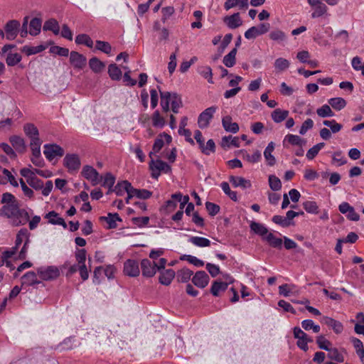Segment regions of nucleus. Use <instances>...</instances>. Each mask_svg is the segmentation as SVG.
<instances>
[{
    "instance_id": "1",
    "label": "nucleus",
    "mask_w": 364,
    "mask_h": 364,
    "mask_svg": "<svg viewBox=\"0 0 364 364\" xmlns=\"http://www.w3.org/2000/svg\"><path fill=\"white\" fill-rule=\"evenodd\" d=\"M23 130L31 140L30 146L31 150H33L36 154H38V146L41 145V141L38 136L39 132L37 127L33 124H26Z\"/></svg>"
},
{
    "instance_id": "2",
    "label": "nucleus",
    "mask_w": 364,
    "mask_h": 364,
    "mask_svg": "<svg viewBox=\"0 0 364 364\" xmlns=\"http://www.w3.org/2000/svg\"><path fill=\"white\" fill-rule=\"evenodd\" d=\"M149 168L151 170L152 178L156 179L159 178L161 171L168 173L171 171V166L160 159H151L149 163Z\"/></svg>"
},
{
    "instance_id": "3",
    "label": "nucleus",
    "mask_w": 364,
    "mask_h": 364,
    "mask_svg": "<svg viewBox=\"0 0 364 364\" xmlns=\"http://www.w3.org/2000/svg\"><path fill=\"white\" fill-rule=\"evenodd\" d=\"M293 332L294 338L297 339V346L304 351H307L309 349L308 343L312 342L313 340L299 327H294Z\"/></svg>"
},
{
    "instance_id": "4",
    "label": "nucleus",
    "mask_w": 364,
    "mask_h": 364,
    "mask_svg": "<svg viewBox=\"0 0 364 364\" xmlns=\"http://www.w3.org/2000/svg\"><path fill=\"white\" fill-rule=\"evenodd\" d=\"M37 273L43 280H53L60 275L59 269L57 267L48 266L41 267L37 269Z\"/></svg>"
},
{
    "instance_id": "5",
    "label": "nucleus",
    "mask_w": 364,
    "mask_h": 364,
    "mask_svg": "<svg viewBox=\"0 0 364 364\" xmlns=\"http://www.w3.org/2000/svg\"><path fill=\"white\" fill-rule=\"evenodd\" d=\"M270 25L268 23H263L257 26H252L245 33V37L247 39H254L258 36L264 34L269 31Z\"/></svg>"
},
{
    "instance_id": "6",
    "label": "nucleus",
    "mask_w": 364,
    "mask_h": 364,
    "mask_svg": "<svg viewBox=\"0 0 364 364\" xmlns=\"http://www.w3.org/2000/svg\"><path fill=\"white\" fill-rule=\"evenodd\" d=\"M82 175L90 181L93 186L99 184L102 181V176L92 166H85L82 171Z\"/></svg>"
},
{
    "instance_id": "7",
    "label": "nucleus",
    "mask_w": 364,
    "mask_h": 364,
    "mask_svg": "<svg viewBox=\"0 0 364 364\" xmlns=\"http://www.w3.org/2000/svg\"><path fill=\"white\" fill-rule=\"evenodd\" d=\"M217 107L215 106L210 107L201 112L198 119V124L200 129H204L208 127L210 121L213 117Z\"/></svg>"
},
{
    "instance_id": "8",
    "label": "nucleus",
    "mask_w": 364,
    "mask_h": 364,
    "mask_svg": "<svg viewBox=\"0 0 364 364\" xmlns=\"http://www.w3.org/2000/svg\"><path fill=\"white\" fill-rule=\"evenodd\" d=\"M43 154H45L47 159L52 161L55 157H61L64 154V150L60 146L53 144H45Z\"/></svg>"
},
{
    "instance_id": "9",
    "label": "nucleus",
    "mask_w": 364,
    "mask_h": 364,
    "mask_svg": "<svg viewBox=\"0 0 364 364\" xmlns=\"http://www.w3.org/2000/svg\"><path fill=\"white\" fill-rule=\"evenodd\" d=\"M20 23L16 20H11L6 23L4 27L6 39L11 41L16 38L18 33Z\"/></svg>"
},
{
    "instance_id": "10",
    "label": "nucleus",
    "mask_w": 364,
    "mask_h": 364,
    "mask_svg": "<svg viewBox=\"0 0 364 364\" xmlns=\"http://www.w3.org/2000/svg\"><path fill=\"white\" fill-rule=\"evenodd\" d=\"M124 272L129 277H137L139 275L140 270L139 263L134 259H128L124 264Z\"/></svg>"
},
{
    "instance_id": "11",
    "label": "nucleus",
    "mask_w": 364,
    "mask_h": 364,
    "mask_svg": "<svg viewBox=\"0 0 364 364\" xmlns=\"http://www.w3.org/2000/svg\"><path fill=\"white\" fill-rule=\"evenodd\" d=\"M64 165L69 171H75L80 168V160L76 154H67L64 158Z\"/></svg>"
},
{
    "instance_id": "12",
    "label": "nucleus",
    "mask_w": 364,
    "mask_h": 364,
    "mask_svg": "<svg viewBox=\"0 0 364 364\" xmlns=\"http://www.w3.org/2000/svg\"><path fill=\"white\" fill-rule=\"evenodd\" d=\"M121 188H123L127 193V197L126 198V203H129V200L134 197L135 195L131 194V189H133V186L132 184L127 181H122L121 182H119L117 186H115V188L114 189V191L116 193L117 196H122L123 193L121 191Z\"/></svg>"
},
{
    "instance_id": "13",
    "label": "nucleus",
    "mask_w": 364,
    "mask_h": 364,
    "mask_svg": "<svg viewBox=\"0 0 364 364\" xmlns=\"http://www.w3.org/2000/svg\"><path fill=\"white\" fill-rule=\"evenodd\" d=\"M141 268L142 275L146 277H152L156 272L155 262H152L148 259H144L141 262Z\"/></svg>"
},
{
    "instance_id": "14",
    "label": "nucleus",
    "mask_w": 364,
    "mask_h": 364,
    "mask_svg": "<svg viewBox=\"0 0 364 364\" xmlns=\"http://www.w3.org/2000/svg\"><path fill=\"white\" fill-rule=\"evenodd\" d=\"M209 276L204 271H198L192 278L193 283L198 288H205L209 282Z\"/></svg>"
},
{
    "instance_id": "15",
    "label": "nucleus",
    "mask_w": 364,
    "mask_h": 364,
    "mask_svg": "<svg viewBox=\"0 0 364 364\" xmlns=\"http://www.w3.org/2000/svg\"><path fill=\"white\" fill-rule=\"evenodd\" d=\"M70 62L73 67L82 69L86 65L87 59L83 55L76 51H72L70 55Z\"/></svg>"
},
{
    "instance_id": "16",
    "label": "nucleus",
    "mask_w": 364,
    "mask_h": 364,
    "mask_svg": "<svg viewBox=\"0 0 364 364\" xmlns=\"http://www.w3.org/2000/svg\"><path fill=\"white\" fill-rule=\"evenodd\" d=\"M223 22L231 29L240 27L242 24V21L239 13H235L230 16H226L223 18Z\"/></svg>"
},
{
    "instance_id": "17",
    "label": "nucleus",
    "mask_w": 364,
    "mask_h": 364,
    "mask_svg": "<svg viewBox=\"0 0 364 364\" xmlns=\"http://www.w3.org/2000/svg\"><path fill=\"white\" fill-rule=\"evenodd\" d=\"M18 207L16 203H11L4 205L0 210V215L11 218H14L16 213H18Z\"/></svg>"
},
{
    "instance_id": "18",
    "label": "nucleus",
    "mask_w": 364,
    "mask_h": 364,
    "mask_svg": "<svg viewBox=\"0 0 364 364\" xmlns=\"http://www.w3.org/2000/svg\"><path fill=\"white\" fill-rule=\"evenodd\" d=\"M29 213L26 210L18 208V213H16L11 223L13 225L18 226L26 224L29 220Z\"/></svg>"
},
{
    "instance_id": "19",
    "label": "nucleus",
    "mask_w": 364,
    "mask_h": 364,
    "mask_svg": "<svg viewBox=\"0 0 364 364\" xmlns=\"http://www.w3.org/2000/svg\"><path fill=\"white\" fill-rule=\"evenodd\" d=\"M100 220L107 223V228L113 229L117 226V221H122V219L117 213H109L107 216H101Z\"/></svg>"
},
{
    "instance_id": "20",
    "label": "nucleus",
    "mask_w": 364,
    "mask_h": 364,
    "mask_svg": "<svg viewBox=\"0 0 364 364\" xmlns=\"http://www.w3.org/2000/svg\"><path fill=\"white\" fill-rule=\"evenodd\" d=\"M322 321L326 325L331 327L336 333H341L343 330V324L331 317L323 316Z\"/></svg>"
},
{
    "instance_id": "21",
    "label": "nucleus",
    "mask_w": 364,
    "mask_h": 364,
    "mask_svg": "<svg viewBox=\"0 0 364 364\" xmlns=\"http://www.w3.org/2000/svg\"><path fill=\"white\" fill-rule=\"evenodd\" d=\"M45 218L48 220V223L50 224L62 225L65 229L67 228V224L64 219L59 217L58 213L55 211H50L45 215Z\"/></svg>"
},
{
    "instance_id": "22",
    "label": "nucleus",
    "mask_w": 364,
    "mask_h": 364,
    "mask_svg": "<svg viewBox=\"0 0 364 364\" xmlns=\"http://www.w3.org/2000/svg\"><path fill=\"white\" fill-rule=\"evenodd\" d=\"M234 7L245 9L248 7V0H226L224 4V8L226 11Z\"/></svg>"
},
{
    "instance_id": "23",
    "label": "nucleus",
    "mask_w": 364,
    "mask_h": 364,
    "mask_svg": "<svg viewBox=\"0 0 364 364\" xmlns=\"http://www.w3.org/2000/svg\"><path fill=\"white\" fill-rule=\"evenodd\" d=\"M222 124L225 131L231 133H237L239 130V125L236 122H232L230 116H225L222 119Z\"/></svg>"
},
{
    "instance_id": "24",
    "label": "nucleus",
    "mask_w": 364,
    "mask_h": 364,
    "mask_svg": "<svg viewBox=\"0 0 364 364\" xmlns=\"http://www.w3.org/2000/svg\"><path fill=\"white\" fill-rule=\"evenodd\" d=\"M175 275H176V273L173 269H166L161 273V274L159 276V282L161 284L168 286L171 283Z\"/></svg>"
},
{
    "instance_id": "25",
    "label": "nucleus",
    "mask_w": 364,
    "mask_h": 364,
    "mask_svg": "<svg viewBox=\"0 0 364 364\" xmlns=\"http://www.w3.org/2000/svg\"><path fill=\"white\" fill-rule=\"evenodd\" d=\"M274 149V143L271 141L268 144L264 151V156L267 162V164L270 166H274L276 164V159L272 154Z\"/></svg>"
},
{
    "instance_id": "26",
    "label": "nucleus",
    "mask_w": 364,
    "mask_h": 364,
    "mask_svg": "<svg viewBox=\"0 0 364 364\" xmlns=\"http://www.w3.org/2000/svg\"><path fill=\"white\" fill-rule=\"evenodd\" d=\"M311 8L314 10V11L311 14L312 18H316L323 16H328V8L324 3H322L317 6H311Z\"/></svg>"
},
{
    "instance_id": "27",
    "label": "nucleus",
    "mask_w": 364,
    "mask_h": 364,
    "mask_svg": "<svg viewBox=\"0 0 364 364\" xmlns=\"http://www.w3.org/2000/svg\"><path fill=\"white\" fill-rule=\"evenodd\" d=\"M168 100L171 104V110L173 113L178 112V109L182 106L181 98L176 92H170Z\"/></svg>"
},
{
    "instance_id": "28",
    "label": "nucleus",
    "mask_w": 364,
    "mask_h": 364,
    "mask_svg": "<svg viewBox=\"0 0 364 364\" xmlns=\"http://www.w3.org/2000/svg\"><path fill=\"white\" fill-rule=\"evenodd\" d=\"M229 180L235 187H242L243 188L251 187L250 181L242 177L231 176Z\"/></svg>"
},
{
    "instance_id": "29",
    "label": "nucleus",
    "mask_w": 364,
    "mask_h": 364,
    "mask_svg": "<svg viewBox=\"0 0 364 364\" xmlns=\"http://www.w3.org/2000/svg\"><path fill=\"white\" fill-rule=\"evenodd\" d=\"M240 154L243 159L250 163H257L261 160L262 155L259 151L257 150L253 154L250 155L246 150H240Z\"/></svg>"
},
{
    "instance_id": "30",
    "label": "nucleus",
    "mask_w": 364,
    "mask_h": 364,
    "mask_svg": "<svg viewBox=\"0 0 364 364\" xmlns=\"http://www.w3.org/2000/svg\"><path fill=\"white\" fill-rule=\"evenodd\" d=\"M10 142L13 147L18 152L23 153L26 150V144L24 140L18 136H13L10 138Z\"/></svg>"
},
{
    "instance_id": "31",
    "label": "nucleus",
    "mask_w": 364,
    "mask_h": 364,
    "mask_svg": "<svg viewBox=\"0 0 364 364\" xmlns=\"http://www.w3.org/2000/svg\"><path fill=\"white\" fill-rule=\"evenodd\" d=\"M228 286V282L215 281L211 286L210 292L213 296H218L220 291H225L227 289Z\"/></svg>"
},
{
    "instance_id": "32",
    "label": "nucleus",
    "mask_w": 364,
    "mask_h": 364,
    "mask_svg": "<svg viewBox=\"0 0 364 364\" xmlns=\"http://www.w3.org/2000/svg\"><path fill=\"white\" fill-rule=\"evenodd\" d=\"M43 31H51L55 35L60 33V26L58 21L54 18H50L44 23Z\"/></svg>"
},
{
    "instance_id": "33",
    "label": "nucleus",
    "mask_w": 364,
    "mask_h": 364,
    "mask_svg": "<svg viewBox=\"0 0 364 364\" xmlns=\"http://www.w3.org/2000/svg\"><path fill=\"white\" fill-rule=\"evenodd\" d=\"M89 65L90 69L96 73L102 72L105 68V64L96 57H93L90 60Z\"/></svg>"
},
{
    "instance_id": "34",
    "label": "nucleus",
    "mask_w": 364,
    "mask_h": 364,
    "mask_svg": "<svg viewBox=\"0 0 364 364\" xmlns=\"http://www.w3.org/2000/svg\"><path fill=\"white\" fill-rule=\"evenodd\" d=\"M193 274V271L186 267H184L177 272L176 277L178 282L185 283L191 279Z\"/></svg>"
},
{
    "instance_id": "35",
    "label": "nucleus",
    "mask_w": 364,
    "mask_h": 364,
    "mask_svg": "<svg viewBox=\"0 0 364 364\" xmlns=\"http://www.w3.org/2000/svg\"><path fill=\"white\" fill-rule=\"evenodd\" d=\"M21 279L23 284L28 286L40 284V281L37 279V275L33 272H27L22 277Z\"/></svg>"
},
{
    "instance_id": "36",
    "label": "nucleus",
    "mask_w": 364,
    "mask_h": 364,
    "mask_svg": "<svg viewBox=\"0 0 364 364\" xmlns=\"http://www.w3.org/2000/svg\"><path fill=\"white\" fill-rule=\"evenodd\" d=\"M264 240H266L269 245L273 247L281 249L282 247V240L276 237L272 232H269Z\"/></svg>"
},
{
    "instance_id": "37",
    "label": "nucleus",
    "mask_w": 364,
    "mask_h": 364,
    "mask_svg": "<svg viewBox=\"0 0 364 364\" xmlns=\"http://www.w3.org/2000/svg\"><path fill=\"white\" fill-rule=\"evenodd\" d=\"M289 115V111L276 109L272 113V118L276 123L284 121Z\"/></svg>"
},
{
    "instance_id": "38",
    "label": "nucleus",
    "mask_w": 364,
    "mask_h": 364,
    "mask_svg": "<svg viewBox=\"0 0 364 364\" xmlns=\"http://www.w3.org/2000/svg\"><path fill=\"white\" fill-rule=\"evenodd\" d=\"M230 145L235 147L240 146V139L238 137H232L231 135L225 136L222 138L221 146L223 147H229Z\"/></svg>"
},
{
    "instance_id": "39",
    "label": "nucleus",
    "mask_w": 364,
    "mask_h": 364,
    "mask_svg": "<svg viewBox=\"0 0 364 364\" xmlns=\"http://www.w3.org/2000/svg\"><path fill=\"white\" fill-rule=\"evenodd\" d=\"M328 104L336 110H341L346 105V101L342 97H333L328 100Z\"/></svg>"
},
{
    "instance_id": "40",
    "label": "nucleus",
    "mask_w": 364,
    "mask_h": 364,
    "mask_svg": "<svg viewBox=\"0 0 364 364\" xmlns=\"http://www.w3.org/2000/svg\"><path fill=\"white\" fill-rule=\"evenodd\" d=\"M160 95H161V106L163 109V110L165 112H167L169 110V104L170 102L168 100V97H170V92H162L161 90V88L159 86L157 87Z\"/></svg>"
},
{
    "instance_id": "41",
    "label": "nucleus",
    "mask_w": 364,
    "mask_h": 364,
    "mask_svg": "<svg viewBox=\"0 0 364 364\" xmlns=\"http://www.w3.org/2000/svg\"><path fill=\"white\" fill-rule=\"evenodd\" d=\"M250 228L256 234L262 236L263 239L264 237H265L269 233L268 230L265 226L256 222H252L250 224Z\"/></svg>"
},
{
    "instance_id": "42",
    "label": "nucleus",
    "mask_w": 364,
    "mask_h": 364,
    "mask_svg": "<svg viewBox=\"0 0 364 364\" xmlns=\"http://www.w3.org/2000/svg\"><path fill=\"white\" fill-rule=\"evenodd\" d=\"M237 48H233L228 54L224 56L223 62L226 67L231 68L235 64Z\"/></svg>"
},
{
    "instance_id": "43",
    "label": "nucleus",
    "mask_w": 364,
    "mask_h": 364,
    "mask_svg": "<svg viewBox=\"0 0 364 364\" xmlns=\"http://www.w3.org/2000/svg\"><path fill=\"white\" fill-rule=\"evenodd\" d=\"M189 242L193 244L194 245L200 247H205L210 245V241L208 239L202 237H191L189 239Z\"/></svg>"
},
{
    "instance_id": "44",
    "label": "nucleus",
    "mask_w": 364,
    "mask_h": 364,
    "mask_svg": "<svg viewBox=\"0 0 364 364\" xmlns=\"http://www.w3.org/2000/svg\"><path fill=\"white\" fill-rule=\"evenodd\" d=\"M108 74L112 80H119L122 77V71L116 64L109 65Z\"/></svg>"
},
{
    "instance_id": "45",
    "label": "nucleus",
    "mask_w": 364,
    "mask_h": 364,
    "mask_svg": "<svg viewBox=\"0 0 364 364\" xmlns=\"http://www.w3.org/2000/svg\"><path fill=\"white\" fill-rule=\"evenodd\" d=\"M41 20L38 18H33L30 21V30L29 33L32 36L38 35L41 28Z\"/></svg>"
},
{
    "instance_id": "46",
    "label": "nucleus",
    "mask_w": 364,
    "mask_h": 364,
    "mask_svg": "<svg viewBox=\"0 0 364 364\" xmlns=\"http://www.w3.org/2000/svg\"><path fill=\"white\" fill-rule=\"evenodd\" d=\"M328 351L327 357L338 363H343L344 361L343 355L339 353L338 350L336 348H329Z\"/></svg>"
},
{
    "instance_id": "47",
    "label": "nucleus",
    "mask_w": 364,
    "mask_h": 364,
    "mask_svg": "<svg viewBox=\"0 0 364 364\" xmlns=\"http://www.w3.org/2000/svg\"><path fill=\"white\" fill-rule=\"evenodd\" d=\"M286 141H288L292 145L302 146L305 143V141L300 136L294 134H287L283 141V144L285 146Z\"/></svg>"
},
{
    "instance_id": "48",
    "label": "nucleus",
    "mask_w": 364,
    "mask_h": 364,
    "mask_svg": "<svg viewBox=\"0 0 364 364\" xmlns=\"http://www.w3.org/2000/svg\"><path fill=\"white\" fill-rule=\"evenodd\" d=\"M351 342L353 343V346L356 350V353H357L358 355L360 357L361 361H363L364 346H363V342L357 338H351Z\"/></svg>"
},
{
    "instance_id": "49",
    "label": "nucleus",
    "mask_w": 364,
    "mask_h": 364,
    "mask_svg": "<svg viewBox=\"0 0 364 364\" xmlns=\"http://www.w3.org/2000/svg\"><path fill=\"white\" fill-rule=\"evenodd\" d=\"M75 43L77 44H84L88 48H92L93 41L87 34H79L75 38Z\"/></svg>"
},
{
    "instance_id": "50",
    "label": "nucleus",
    "mask_w": 364,
    "mask_h": 364,
    "mask_svg": "<svg viewBox=\"0 0 364 364\" xmlns=\"http://www.w3.org/2000/svg\"><path fill=\"white\" fill-rule=\"evenodd\" d=\"M199 74L208 80L210 84H213L212 69L209 66H203L198 69Z\"/></svg>"
},
{
    "instance_id": "51",
    "label": "nucleus",
    "mask_w": 364,
    "mask_h": 364,
    "mask_svg": "<svg viewBox=\"0 0 364 364\" xmlns=\"http://www.w3.org/2000/svg\"><path fill=\"white\" fill-rule=\"evenodd\" d=\"M22 59L19 53H9L6 58V63L9 66H14L21 62Z\"/></svg>"
},
{
    "instance_id": "52",
    "label": "nucleus",
    "mask_w": 364,
    "mask_h": 364,
    "mask_svg": "<svg viewBox=\"0 0 364 364\" xmlns=\"http://www.w3.org/2000/svg\"><path fill=\"white\" fill-rule=\"evenodd\" d=\"M269 186L270 188L274 191H279L282 188V182L280 179L274 175H269Z\"/></svg>"
},
{
    "instance_id": "53",
    "label": "nucleus",
    "mask_w": 364,
    "mask_h": 364,
    "mask_svg": "<svg viewBox=\"0 0 364 364\" xmlns=\"http://www.w3.org/2000/svg\"><path fill=\"white\" fill-rule=\"evenodd\" d=\"M131 191V194H134L135 197L141 199H148L152 195V193L146 189H136L133 187Z\"/></svg>"
},
{
    "instance_id": "54",
    "label": "nucleus",
    "mask_w": 364,
    "mask_h": 364,
    "mask_svg": "<svg viewBox=\"0 0 364 364\" xmlns=\"http://www.w3.org/2000/svg\"><path fill=\"white\" fill-rule=\"evenodd\" d=\"M316 114L321 117H328L334 116L333 112L328 105H323L316 109Z\"/></svg>"
},
{
    "instance_id": "55",
    "label": "nucleus",
    "mask_w": 364,
    "mask_h": 364,
    "mask_svg": "<svg viewBox=\"0 0 364 364\" xmlns=\"http://www.w3.org/2000/svg\"><path fill=\"white\" fill-rule=\"evenodd\" d=\"M325 144L323 142L318 143L314 145L312 148L309 149L306 153V157L309 160H312L319 152V151L323 148Z\"/></svg>"
},
{
    "instance_id": "56",
    "label": "nucleus",
    "mask_w": 364,
    "mask_h": 364,
    "mask_svg": "<svg viewBox=\"0 0 364 364\" xmlns=\"http://www.w3.org/2000/svg\"><path fill=\"white\" fill-rule=\"evenodd\" d=\"M95 48H96V49H97L107 55L111 54L112 46L108 42L97 41Z\"/></svg>"
},
{
    "instance_id": "57",
    "label": "nucleus",
    "mask_w": 364,
    "mask_h": 364,
    "mask_svg": "<svg viewBox=\"0 0 364 364\" xmlns=\"http://www.w3.org/2000/svg\"><path fill=\"white\" fill-rule=\"evenodd\" d=\"M152 124L154 127L160 128L165 125V119L160 115L158 110L155 111L152 115Z\"/></svg>"
},
{
    "instance_id": "58",
    "label": "nucleus",
    "mask_w": 364,
    "mask_h": 364,
    "mask_svg": "<svg viewBox=\"0 0 364 364\" xmlns=\"http://www.w3.org/2000/svg\"><path fill=\"white\" fill-rule=\"evenodd\" d=\"M289 65V60L283 58H279L274 62L275 69L280 72L287 69Z\"/></svg>"
},
{
    "instance_id": "59",
    "label": "nucleus",
    "mask_w": 364,
    "mask_h": 364,
    "mask_svg": "<svg viewBox=\"0 0 364 364\" xmlns=\"http://www.w3.org/2000/svg\"><path fill=\"white\" fill-rule=\"evenodd\" d=\"M269 38L274 41L282 42L286 40L287 36L284 32H283L281 30L277 29L270 32Z\"/></svg>"
},
{
    "instance_id": "60",
    "label": "nucleus",
    "mask_w": 364,
    "mask_h": 364,
    "mask_svg": "<svg viewBox=\"0 0 364 364\" xmlns=\"http://www.w3.org/2000/svg\"><path fill=\"white\" fill-rule=\"evenodd\" d=\"M200 149L204 154L209 155L210 153H214L215 151V142L213 139H209L207 141L206 145L205 146L203 144Z\"/></svg>"
},
{
    "instance_id": "61",
    "label": "nucleus",
    "mask_w": 364,
    "mask_h": 364,
    "mask_svg": "<svg viewBox=\"0 0 364 364\" xmlns=\"http://www.w3.org/2000/svg\"><path fill=\"white\" fill-rule=\"evenodd\" d=\"M181 260H186L189 263L195 265L196 267H203L204 265L203 261L199 259L195 256L184 255L180 258Z\"/></svg>"
},
{
    "instance_id": "62",
    "label": "nucleus",
    "mask_w": 364,
    "mask_h": 364,
    "mask_svg": "<svg viewBox=\"0 0 364 364\" xmlns=\"http://www.w3.org/2000/svg\"><path fill=\"white\" fill-rule=\"evenodd\" d=\"M323 124L325 126L330 127L331 132H332L333 134L340 132L343 127L341 124L337 123L334 119L324 120Z\"/></svg>"
},
{
    "instance_id": "63",
    "label": "nucleus",
    "mask_w": 364,
    "mask_h": 364,
    "mask_svg": "<svg viewBox=\"0 0 364 364\" xmlns=\"http://www.w3.org/2000/svg\"><path fill=\"white\" fill-rule=\"evenodd\" d=\"M102 186L109 188L108 193L112 191V188L115 182V178L110 173L105 174L104 178H102Z\"/></svg>"
},
{
    "instance_id": "64",
    "label": "nucleus",
    "mask_w": 364,
    "mask_h": 364,
    "mask_svg": "<svg viewBox=\"0 0 364 364\" xmlns=\"http://www.w3.org/2000/svg\"><path fill=\"white\" fill-rule=\"evenodd\" d=\"M303 207L307 213L316 214L318 207L315 201L307 200L303 203Z\"/></svg>"
}]
</instances>
